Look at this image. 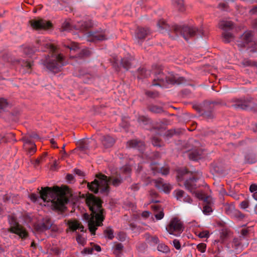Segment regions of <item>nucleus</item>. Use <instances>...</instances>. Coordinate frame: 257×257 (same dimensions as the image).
<instances>
[{
  "label": "nucleus",
  "instance_id": "11",
  "mask_svg": "<svg viewBox=\"0 0 257 257\" xmlns=\"http://www.w3.org/2000/svg\"><path fill=\"white\" fill-rule=\"evenodd\" d=\"M174 196L179 201L192 203V200L190 197L182 190H176L174 191Z\"/></svg>",
  "mask_w": 257,
  "mask_h": 257
},
{
  "label": "nucleus",
  "instance_id": "20",
  "mask_svg": "<svg viewBox=\"0 0 257 257\" xmlns=\"http://www.w3.org/2000/svg\"><path fill=\"white\" fill-rule=\"evenodd\" d=\"M92 26V23L90 20L79 22L77 23V24L75 26V29L82 31L90 28Z\"/></svg>",
  "mask_w": 257,
  "mask_h": 257
},
{
  "label": "nucleus",
  "instance_id": "39",
  "mask_svg": "<svg viewBox=\"0 0 257 257\" xmlns=\"http://www.w3.org/2000/svg\"><path fill=\"white\" fill-rule=\"evenodd\" d=\"M150 110L155 113H161L163 111L162 108L156 105L151 106L150 108Z\"/></svg>",
  "mask_w": 257,
  "mask_h": 257
},
{
  "label": "nucleus",
  "instance_id": "36",
  "mask_svg": "<svg viewBox=\"0 0 257 257\" xmlns=\"http://www.w3.org/2000/svg\"><path fill=\"white\" fill-rule=\"evenodd\" d=\"M25 142L26 145L30 143V145L31 146V147L29 148V153L30 154H32L34 152H35L36 150V145L35 144L31 143V142H29L28 140H25Z\"/></svg>",
  "mask_w": 257,
  "mask_h": 257
},
{
  "label": "nucleus",
  "instance_id": "32",
  "mask_svg": "<svg viewBox=\"0 0 257 257\" xmlns=\"http://www.w3.org/2000/svg\"><path fill=\"white\" fill-rule=\"evenodd\" d=\"M157 248L159 251L164 253H168L170 252V249L168 246L164 243H160L158 245Z\"/></svg>",
  "mask_w": 257,
  "mask_h": 257
},
{
  "label": "nucleus",
  "instance_id": "64",
  "mask_svg": "<svg viewBox=\"0 0 257 257\" xmlns=\"http://www.w3.org/2000/svg\"><path fill=\"white\" fill-rule=\"evenodd\" d=\"M252 197L255 200L257 201V191L252 194Z\"/></svg>",
  "mask_w": 257,
  "mask_h": 257
},
{
  "label": "nucleus",
  "instance_id": "10",
  "mask_svg": "<svg viewBox=\"0 0 257 257\" xmlns=\"http://www.w3.org/2000/svg\"><path fill=\"white\" fill-rule=\"evenodd\" d=\"M86 36L89 41L96 40H104L107 39V35L105 31L101 30L96 32H89L86 33Z\"/></svg>",
  "mask_w": 257,
  "mask_h": 257
},
{
  "label": "nucleus",
  "instance_id": "57",
  "mask_svg": "<svg viewBox=\"0 0 257 257\" xmlns=\"http://www.w3.org/2000/svg\"><path fill=\"white\" fill-rule=\"evenodd\" d=\"M150 215V212L149 211H145L142 212V216L144 218H148Z\"/></svg>",
  "mask_w": 257,
  "mask_h": 257
},
{
  "label": "nucleus",
  "instance_id": "34",
  "mask_svg": "<svg viewBox=\"0 0 257 257\" xmlns=\"http://www.w3.org/2000/svg\"><path fill=\"white\" fill-rule=\"evenodd\" d=\"M121 64L124 68L127 70L131 68V60L126 58L122 59H121Z\"/></svg>",
  "mask_w": 257,
  "mask_h": 257
},
{
  "label": "nucleus",
  "instance_id": "29",
  "mask_svg": "<svg viewBox=\"0 0 257 257\" xmlns=\"http://www.w3.org/2000/svg\"><path fill=\"white\" fill-rule=\"evenodd\" d=\"M223 39L224 42L229 43L233 39V35L227 31H224L222 34Z\"/></svg>",
  "mask_w": 257,
  "mask_h": 257
},
{
  "label": "nucleus",
  "instance_id": "5",
  "mask_svg": "<svg viewBox=\"0 0 257 257\" xmlns=\"http://www.w3.org/2000/svg\"><path fill=\"white\" fill-rule=\"evenodd\" d=\"M151 78L152 85L154 86H165L167 84H180L185 82L184 77H179L177 75L169 74L166 76L162 71L160 67H153Z\"/></svg>",
  "mask_w": 257,
  "mask_h": 257
},
{
  "label": "nucleus",
  "instance_id": "26",
  "mask_svg": "<svg viewBox=\"0 0 257 257\" xmlns=\"http://www.w3.org/2000/svg\"><path fill=\"white\" fill-rule=\"evenodd\" d=\"M152 73L150 70L142 68L139 70L138 78L142 79L143 78L151 77Z\"/></svg>",
  "mask_w": 257,
  "mask_h": 257
},
{
  "label": "nucleus",
  "instance_id": "38",
  "mask_svg": "<svg viewBox=\"0 0 257 257\" xmlns=\"http://www.w3.org/2000/svg\"><path fill=\"white\" fill-rule=\"evenodd\" d=\"M114 248V253L115 254H118L122 249L123 245L120 243H118L115 244L113 247Z\"/></svg>",
  "mask_w": 257,
  "mask_h": 257
},
{
  "label": "nucleus",
  "instance_id": "7",
  "mask_svg": "<svg viewBox=\"0 0 257 257\" xmlns=\"http://www.w3.org/2000/svg\"><path fill=\"white\" fill-rule=\"evenodd\" d=\"M166 229L170 234L178 236L183 231L184 227L181 221L177 217H174L170 220Z\"/></svg>",
  "mask_w": 257,
  "mask_h": 257
},
{
  "label": "nucleus",
  "instance_id": "44",
  "mask_svg": "<svg viewBox=\"0 0 257 257\" xmlns=\"http://www.w3.org/2000/svg\"><path fill=\"white\" fill-rule=\"evenodd\" d=\"M206 248V245L205 243H201L197 245V248L199 251L201 252H204Z\"/></svg>",
  "mask_w": 257,
  "mask_h": 257
},
{
  "label": "nucleus",
  "instance_id": "54",
  "mask_svg": "<svg viewBox=\"0 0 257 257\" xmlns=\"http://www.w3.org/2000/svg\"><path fill=\"white\" fill-rule=\"evenodd\" d=\"M62 27L64 30L68 31L70 28V25L68 22H64L63 24Z\"/></svg>",
  "mask_w": 257,
  "mask_h": 257
},
{
  "label": "nucleus",
  "instance_id": "56",
  "mask_svg": "<svg viewBox=\"0 0 257 257\" xmlns=\"http://www.w3.org/2000/svg\"><path fill=\"white\" fill-rule=\"evenodd\" d=\"M92 245L93 251L95 250L97 252H99L101 251V247L99 245L94 244H92Z\"/></svg>",
  "mask_w": 257,
  "mask_h": 257
},
{
  "label": "nucleus",
  "instance_id": "2",
  "mask_svg": "<svg viewBox=\"0 0 257 257\" xmlns=\"http://www.w3.org/2000/svg\"><path fill=\"white\" fill-rule=\"evenodd\" d=\"M41 49L39 50L46 51L49 50L51 53L45 59L42 60V64L50 71L57 73L60 71L62 66L65 65L63 56L57 51L56 47L45 38H40L37 41Z\"/></svg>",
  "mask_w": 257,
  "mask_h": 257
},
{
  "label": "nucleus",
  "instance_id": "55",
  "mask_svg": "<svg viewBox=\"0 0 257 257\" xmlns=\"http://www.w3.org/2000/svg\"><path fill=\"white\" fill-rule=\"evenodd\" d=\"M84 252L85 253L87 254H92L93 252V249L92 247V245H91V247L86 248L84 249Z\"/></svg>",
  "mask_w": 257,
  "mask_h": 257
},
{
  "label": "nucleus",
  "instance_id": "1",
  "mask_svg": "<svg viewBox=\"0 0 257 257\" xmlns=\"http://www.w3.org/2000/svg\"><path fill=\"white\" fill-rule=\"evenodd\" d=\"M67 190V187L65 189L57 186L53 188L49 187H42L40 191V197L36 194H32L30 197L33 202H36L38 199H41L44 202H50L51 206L55 209L61 210L68 201V199L66 196V192Z\"/></svg>",
  "mask_w": 257,
  "mask_h": 257
},
{
  "label": "nucleus",
  "instance_id": "4",
  "mask_svg": "<svg viewBox=\"0 0 257 257\" xmlns=\"http://www.w3.org/2000/svg\"><path fill=\"white\" fill-rule=\"evenodd\" d=\"M98 179H95L90 183H88L87 186L90 190L95 193L100 192L107 194L109 190L108 185H112L115 187L119 186L122 181L120 174L112 175L107 177L106 176L100 174L97 175Z\"/></svg>",
  "mask_w": 257,
  "mask_h": 257
},
{
  "label": "nucleus",
  "instance_id": "25",
  "mask_svg": "<svg viewBox=\"0 0 257 257\" xmlns=\"http://www.w3.org/2000/svg\"><path fill=\"white\" fill-rule=\"evenodd\" d=\"M224 209L225 213L230 216L236 214V212H237L235 209L234 205L232 204H226L224 205Z\"/></svg>",
  "mask_w": 257,
  "mask_h": 257
},
{
  "label": "nucleus",
  "instance_id": "40",
  "mask_svg": "<svg viewBox=\"0 0 257 257\" xmlns=\"http://www.w3.org/2000/svg\"><path fill=\"white\" fill-rule=\"evenodd\" d=\"M64 46L69 48L70 50H75L78 48V45L73 42H71L69 44L67 45L65 44Z\"/></svg>",
  "mask_w": 257,
  "mask_h": 257
},
{
  "label": "nucleus",
  "instance_id": "37",
  "mask_svg": "<svg viewBox=\"0 0 257 257\" xmlns=\"http://www.w3.org/2000/svg\"><path fill=\"white\" fill-rule=\"evenodd\" d=\"M159 171H160L161 173L164 175H166L168 174L169 172V170L168 168L162 169L160 167H157L156 169L154 170V173L159 172Z\"/></svg>",
  "mask_w": 257,
  "mask_h": 257
},
{
  "label": "nucleus",
  "instance_id": "28",
  "mask_svg": "<svg viewBox=\"0 0 257 257\" xmlns=\"http://www.w3.org/2000/svg\"><path fill=\"white\" fill-rule=\"evenodd\" d=\"M202 153L200 151L194 150L192 151L189 154V157L190 160L196 161L201 158Z\"/></svg>",
  "mask_w": 257,
  "mask_h": 257
},
{
  "label": "nucleus",
  "instance_id": "46",
  "mask_svg": "<svg viewBox=\"0 0 257 257\" xmlns=\"http://www.w3.org/2000/svg\"><path fill=\"white\" fill-rule=\"evenodd\" d=\"M22 65L24 67H26L28 69H31L32 68V66L33 65V63L31 62L28 61H23L22 63Z\"/></svg>",
  "mask_w": 257,
  "mask_h": 257
},
{
  "label": "nucleus",
  "instance_id": "53",
  "mask_svg": "<svg viewBox=\"0 0 257 257\" xmlns=\"http://www.w3.org/2000/svg\"><path fill=\"white\" fill-rule=\"evenodd\" d=\"M152 144L154 146L160 147L161 145L159 143V140L158 138L154 137L152 140Z\"/></svg>",
  "mask_w": 257,
  "mask_h": 257
},
{
  "label": "nucleus",
  "instance_id": "48",
  "mask_svg": "<svg viewBox=\"0 0 257 257\" xmlns=\"http://www.w3.org/2000/svg\"><path fill=\"white\" fill-rule=\"evenodd\" d=\"M87 143L85 142L80 147V150L82 152H85L87 150L89 149V147L87 145Z\"/></svg>",
  "mask_w": 257,
  "mask_h": 257
},
{
  "label": "nucleus",
  "instance_id": "13",
  "mask_svg": "<svg viewBox=\"0 0 257 257\" xmlns=\"http://www.w3.org/2000/svg\"><path fill=\"white\" fill-rule=\"evenodd\" d=\"M154 183L156 188L166 193H169L172 189L170 184L164 183L162 179L155 180Z\"/></svg>",
  "mask_w": 257,
  "mask_h": 257
},
{
  "label": "nucleus",
  "instance_id": "61",
  "mask_svg": "<svg viewBox=\"0 0 257 257\" xmlns=\"http://www.w3.org/2000/svg\"><path fill=\"white\" fill-rule=\"evenodd\" d=\"M139 122H147V118L144 116H142L139 118Z\"/></svg>",
  "mask_w": 257,
  "mask_h": 257
},
{
  "label": "nucleus",
  "instance_id": "33",
  "mask_svg": "<svg viewBox=\"0 0 257 257\" xmlns=\"http://www.w3.org/2000/svg\"><path fill=\"white\" fill-rule=\"evenodd\" d=\"M104 233L105 236L110 239H112L114 237L113 231L110 228H107L106 229H105L104 231Z\"/></svg>",
  "mask_w": 257,
  "mask_h": 257
},
{
  "label": "nucleus",
  "instance_id": "3",
  "mask_svg": "<svg viewBox=\"0 0 257 257\" xmlns=\"http://www.w3.org/2000/svg\"><path fill=\"white\" fill-rule=\"evenodd\" d=\"M86 202L91 214V217L88 214H84V218L87 220L89 231L92 234H95L97 227L102 225V221L104 219L101 201L93 195L89 194L87 196Z\"/></svg>",
  "mask_w": 257,
  "mask_h": 257
},
{
  "label": "nucleus",
  "instance_id": "41",
  "mask_svg": "<svg viewBox=\"0 0 257 257\" xmlns=\"http://www.w3.org/2000/svg\"><path fill=\"white\" fill-rule=\"evenodd\" d=\"M8 106V103L6 99L0 98V109H4Z\"/></svg>",
  "mask_w": 257,
  "mask_h": 257
},
{
  "label": "nucleus",
  "instance_id": "35",
  "mask_svg": "<svg viewBox=\"0 0 257 257\" xmlns=\"http://www.w3.org/2000/svg\"><path fill=\"white\" fill-rule=\"evenodd\" d=\"M121 174L125 175V177L128 176L131 172V168L129 166H125L121 169Z\"/></svg>",
  "mask_w": 257,
  "mask_h": 257
},
{
  "label": "nucleus",
  "instance_id": "8",
  "mask_svg": "<svg viewBox=\"0 0 257 257\" xmlns=\"http://www.w3.org/2000/svg\"><path fill=\"white\" fill-rule=\"evenodd\" d=\"M195 182H196V180L193 177L186 180L184 183V185L186 188L193 194H194L197 198L199 199H203L204 196V193L202 191L196 190L197 186L195 184Z\"/></svg>",
  "mask_w": 257,
  "mask_h": 257
},
{
  "label": "nucleus",
  "instance_id": "12",
  "mask_svg": "<svg viewBox=\"0 0 257 257\" xmlns=\"http://www.w3.org/2000/svg\"><path fill=\"white\" fill-rule=\"evenodd\" d=\"M11 231L19 235L21 238H25L28 235V233L26 230L16 221L14 222L13 224L11 225Z\"/></svg>",
  "mask_w": 257,
  "mask_h": 257
},
{
  "label": "nucleus",
  "instance_id": "45",
  "mask_svg": "<svg viewBox=\"0 0 257 257\" xmlns=\"http://www.w3.org/2000/svg\"><path fill=\"white\" fill-rule=\"evenodd\" d=\"M212 211V209L209 205H205L203 207V212L205 214H208Z\"/></svg>",
  "mask_w": 257,
  "mask_h": 257
},
{
  "label": "nucleus",
  "instance_id": "14",
  "mask_svg": "<svg viewBox=\"0 0 257 257\" xmlns=\"http://www.w3.org/2000/svg\"><path fill=\"white\" fill-rule=\"evenodd\" d=\"M252 35L250 32H245L240 37V41L238 42V45L243 47L252 40Z\"/></svg>",
  "mask_w": 257,
  "mask_h": 257
},
{
  "label": "nucleus",
  "instance_id": "27",
  "mask_svg": "<svg viewBox=\"0 0 257 257\" xmlns=\"http://www.w3.org/2000/svg\"><path fill=\"white\" fill-rule=\"evenodd\" d=\"M22 52L27 56H31L36 50L33 49L30 46H24L22 47Z\"/></svg>",
  "mask_w": 257,
  "mask_h": 257
},
{
  "label": "nucleus",
  "instance_id": "52",
  "mask_svg": "<svg viewBox=\"0 0 257 257\" xmlns=\"http://www.w3.org/2000/svg\"><path fill=\"white\" fill-rule=\"evenodd\" d=\"M249 191L252 193L257 192V185L256 184H251L249 187Z\"/></svg>",
  "mask_w": 257,
  "mask_h": 257
},
{
  "label": "nucleus",
  "instance_id": "43",
  "mask_svg": "<svg viewBox=\"0 0 257 257\" xmlns=\"http://www.w3.org/2000/svg\"><path fill=\"white\" fill-rule=\"evenodd\" d=\"M157 25L158 27L161 29H167V25L166 24L165 21L163 20H160L158 22Z\"/></svg>",
  "mask_w": 257,
  "mask_h": 257
},
{
  "label": "nucleus",
  "instance_id": "42",
  "mask_svg": "<svg viewBox=\"0 0 257 257\" xmlns=\"http://www.w3.org/2000/svg\"><path fill=\"white\" fill-rule=\"evenodd\" d=\"M198 236L200 238H208L209 236V232L208 230H203L200 232Z\"/></svg>",
  "mask_w": 257,
  "mask_h": 257
},
{
  "label": "nucleus",
  "instance_id": "51",
  "mask_svg": "<svg viewBox=\"0 0 257 257\" xmlns=\"http://www.w3.org/2000/svg\"><path fill=\"white\" fill-rule=\"evenodd\" d=\"M91 54V52L88 49H83L81 51V55L83 56H88Z\"/></svg>",
  "mask_w": 257,
  "mask_h": 257
},
{
  "label": "nucleus",
  "instance_id": "16",
  "mask_svg": "<svg viewBox=\"0 0 257 257\" xmlns=\"http://www.w3.org/2000/svg\"><path fill=\"white\" fill-rule=\"evenodd\" d=\"M67 224L69 226V228L73 231H75L77 229H80L81 231H83V226L77 220H68L67 222Z\"/></svg>",
  "mask_w": 257,
  "mask_h": 257
},
{
  "label": "nucleus",
  "instance_id": "47",
  "mask_svg": "<svg viewBox=\"0 0 257 257\" xmlns=\"http://www.w3.org/2000/svg\"><path fill=\"white\" fill-rule=\"evenodd\" d=\"M240 208L243 209H245L248 208V207L249 206L248 201L247 200H244V201H242L240 203Z\"/></svg>",
  "mask_w": 257,
  "mask_h": 257
},
{
  "label": "nucleus",
  "instance_id": "17",
  "mask_svg": "<svg viewBox=\"0 0 257 257\" xmlns=\"http://www.w3.org/2000/svg\"><path fill=\"white\" fill-rule=\"evenodd\" d=\"M127 146L130 148H135L140 151H143L145 149L144 142L138 141L137 140H132L127 143Z\"/></svg>",
  "mask_w": 257,
  "mask_h": 257
},
{
  "label": "nucleus",
  "instance_id": "24",
  "mask_svg": "<svg viewBox=\"0 0 257 257\" xmlns=\"http://www.w3.org/2000/svg\"><path fill=\"white\" fill-rule=\"evenodd\" d=\"M219 27L225 31L233 28V24L231 21H221L219 23Z\"/></svg>",
  "mask_w": 257,
  "mask_h": 257
},
{
  "label": "nucleus",
  "instance_id": "31",
  "mask_svg": "<svg viewBox=\"0 0 257 257\" xmlns=\"http://www.w3.org/2000/svg\"><path fill=\"white\" fill-rule=\"evenodd\" d=\"M173 4L179 11H183L184 10V2L183 0H174Z\"/></svg>",
  "mask_w": 257,
  "mask_h": 257
},
{
  "label": "nucleus",
  "instance_id": "23",
  "mask_svg": "<svg viewBox=\"0 0 257 257\" xmlns=\"http://www.w3.org/2000/svg\"><path fill=\"white\" fill-rule=\"evenodd\" d=\"M101 141L103 145L105 148L111 147L113 146L114 143V139L109 136L103 137Z\"/></svg>",
  "mask_w": 257,
  "mask_h": 257
},
{
  "label": "nucleus",
  "instance_id": "6",
  "mask_svg": "<svg viewBox=\"0 0 257 257\" xmlns=\"http://www.w3.org/2000/svg\"><path fill=\"white\" fill-rule=\"evenodd\" d=\"M173 30L177 36H182L186 41H188L189 38L194 37L198 31V29L195 27L179 25L174 26Z\"/></svg>",
  "mask_w": 257,
  "mask_h": 257
},
{
  "label": "nucleus",
  "instance_id": "50",
  "mask_svg": "<svg viewBox=\"0 0 257 257\" xmlns=\"http://www.w3.org/2000/svg\"><path fill=\"white\" fill-rule=\"evenodd\" d=\"M174 246L177 249H179L181 248L180 242L177 239H174L173 241Z\"/></svg>",
  "mask_w": 257,
  "mask_h": 257
},
{
  "label": "nucleus",
  "instance_id": "60",
  "mask_svg": "<svg viewBox=\"0 0 257 257\" xmlns=\"http://www.w3.org/2000/svg\"><path fill=\"white\" fill-rule=\"evenodd\" d=\"M226 5L225 4H220L218 5V7L222 10H225Z\"/></svg>",
  "mask_w": 257,
  "mask_h": 257
},
{
  "label": "nucleus",
  "instance_id": "58",
  "mask_svg": "<svg viewBox=\"0 0 257 257\" xmlns=\"http://www.w3.org/2000/svg\"><path fill=\"white\" fill-rule=\"evenodd\" d=\"M74 172L79 176H83V173L79 169H75Z\"/></svg>",
  "mask_w": 257,
  "mask_h": 257
},
{
  "label": "nucleus",
  "instance_id": "9",
  "mask_svg": "<svg viewBox=\"0 0 257 257\" xmlns=\"http://www.w3.org/2000/svg\"><path fill=\"white\" fill-rule=\"evenodd\" d=\"M31 27L35 30L49 29L52 26L51 23L43 19L32 20L30 21Z\"/></svg>",
  "mask_w": 257,
  "mask_h": 257
},
{
  "label": "nucleus",
  "instance_id": "21",
  "mask_svg": "<svg viewBox=\"0 0 257 257\" xmlns=\"http://www.w3.org/2000/svg\"><path fill=\"white\" fill-rule=\"evenodd\" d=\"M149 33V31L148 29L139 28L137 30L136 37L139 40H142L145 38Z\"/></svg>",
  "mask_w": 257,
  "mask_h": 257
},
{
  "label": "nucleus",
  "instance_id": "59",
  "mask_svg": "<svg viewBox=\"0 0 257 257\" xmlns=\"http://www.w3.org/2000/svg\"><path fill=\"white\" fill-rule=\"evenodd\" d=\"M146 93L148 96L150 97H155L157 95L155 93L151 91H147Z\"/></svg>",
  "mask_w": 257,
  "mask_h": 257
},
{
  "label": "nucleus",
  "instance_id": "15",
  "mask_svg": "<svg viewBox=\"0 0 257 257\" xmlns=\"http://www.w3.org/2000/svg\"><path fill=\"white\" fill-rule=\"evenodd\" d=\"M52 225V220L49 217H46L44 218L42 222L38 225V229L41 231L49 229L51 228Z\"/></svg>",
  "mask_w": 257,
  "mask_h": 257
},
{
  "label": "nucleus",
  "instance_id": "49",
  "mask_svg": "<svg viewBox=\"0 0 257 257\" xmlns=\"http://www.w3.org/2000/svg\"><path fill=\"white\" fill-rule=\"evenodd\" d=\"M76 240L78 243L83 244L85 241V239L80 235H77L76 237Z\"/></svg>",
  "mask_w": 257,
  "mask_h": 257
},
{
  "label": "nucleus",
  "instance_id": "19",
  "mask_svg": "<svg viewBox=\"0 0 257 257\" xmlns=\"http://www.w3.org/2000/svg\"><path fill=\"white\" fill-rule=\"evenodd\" d=\"M151 208L154 211L155 216L157 220L162 219L164 216L163 209L157 205H151Z\"/></svg>",
  "mask_w": 257,
  "mask_h": 257
},
{
  "label": "nucleus",
  "instance_id": "18",
  "mask_svg": "<svg viewBox=\"0 0 257 257\" xmlns=\"http://www.w3.org/2000/svg\"><path fill=\"white\" fill-rule=\"evenodd\" d=\"M250 102L245 99H238L233 104L236 108L246 109L250 106Z\"/></svg>",
  "mask_w": 257,
  "mask_h": 257
},
{
  "label": "nucleus",
  "instance_id": "22",
  "mask_svg": "<svg viewBox=\"0 0 257 257\" xmlns=\"http://www.w3.org/2000/svg\"><path fill=\"white\" fill-rule=\"evenodd\" d=\"M244 237H241L240 238H234L232 242V247L234 248L236 252L240 251L242 249L243 245H242L241 241Z\"/></svg>",
  "mask_w": 257,
  "mask_h": 257
},
{
  "label": "nucleus",
  "instance_id": "30",
  "mask_svg": "<svg viewBox=\"0 0 257 257\" xmlns=\"http://www.w3.org/2000/svg\"><path fill=\"white\" fill-rule=\"evenodd\" d=\"M147 240L148 243H150L152 245H155L159 243V239L158 237L156 236H150L148 235L147 238Z\"/></svg>",
  "mask_w": 257,
  "mask_h": 257
},
{
  "label": "nucleus",
  "instance_id": "63",
  "mask_svg": "<svg viewBox=\"0 0 257 257\" xmlns=\"http://www.w3.org/2000/svg\"><path fill=\"white\" fill-rule=\"evenodd\" d=\"M253 25L255 28L257 29V19L253 21Z\"/></svg>",
  "mask_w": 257,
  "mask_h": 257
},
{
  "label": "nucleus",
  "instance_id": "62",
  "mask_svg": "<svg viewBox=\"0 0 257 257\" xmlns=\"http://www.w3.org/2000/svg\"><path fill=\"white\" fill-rule=\"evenodd\" d=\"M67 179L69 181H71L73 179V176L72 175L68 174L67 175Z\"/></svg>",
  "mask_w": 257,
  "mask_h": 257
}]
</instances>
